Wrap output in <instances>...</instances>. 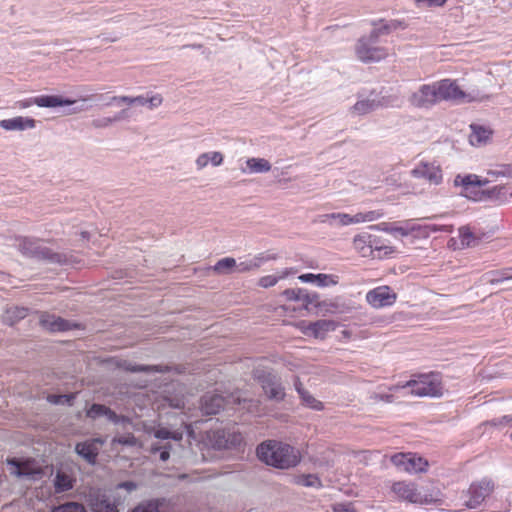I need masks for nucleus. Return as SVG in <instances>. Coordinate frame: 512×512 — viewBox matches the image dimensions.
Here are the masks:
<instances>
[{"label": "nucleus", "mask_w": 512, "mask_h": 512, "mask_svg": "<svg viewBox=\"0 0 512 512\" xmlns=\"http://www.w3.org/2000/svg\"><path fill=\"white\" fill-rule=\"evenodd\" d=\"M471 129L472 133L469 136V141L472 145L485 144L492 136V130L487 127L473 124Z\"/></svg>", "instance_id": "c85d7f7f"}, {"label": "nucleus", "mask_w": 512, "mask_h": 512, "mask_svg": "<svg viewBox=\"0 0 512 512\" xmlns=\"http://www.w3.org/2000/svg\"><path fill=\"white\" fill-rule=\"evenodd\" d=\"M172 406H173V407H176V408H180V407H181L179 403H177V404H172Z\"/></svg>", "instance_id": "774afa93"}, {"label": "nucleus", "mask_w": 512, "mask_h": 512, "mask_svg": "<svg viewBox=\"0 0 512 512\" xmlns=\"http://www.w3.org/2000/svg\"><path fill=\"white\" fill-rule=\"evenodd\" d=\"M169 450H170V446H166V445L163 446V447L156 446V445L151 447V453L152 454H156L157 452H160L159 457H160L161 461H167L169 459V457H170V451Z\"/></svg>", "instance_id": "3c124183"}, {"label": "nucleus", "mask_w": 512, "mask_h": 512, "mask_svg": "<svg viewBox=\"0 0 512 512\" xmlns=\"http://www.w3.org/2000/svg\"><path fill=\"white\" fill-rule=\"evenodd\" d=\"M338 282L339 278L336 275L317 274L316 284L318 286H331L338 284Z\"/></svg>", "instance_id": "37998d69"}, {"label": "nucleus", "mask_w": 512, "mask_h": 512, "mask_svg": "<svg viewBox=\"0 0 512 512\" xmlns=\"http://www.w3.org/2000/svg\"><path fill=\"white\" fill-rule=\"evenodd\" d=\"M113 443H118L121 445L135 446L137 444V439L133 434L128 433L126 435L115 437L113 439Z\"/></svg>", "instance_id": "09e8293b"}, {"label": "nucleus", "mask_w": 512, "mask_h": 512, "mask_svg": "<svg viewBox=\"0 0 512 512\" xmlns=\"http://www.w3.org/2000/svg\"><path fill=\"white\" fill-rule=\"evenodd\" d=\"M460 247L466 248L476 244L477 238L471 229L467 226L460 227L458 230Z\"/></svg>", "instance_id": "f704fd0d"}, {"label": "nucleus", "mask_w": 512, "mask_h": 512, "mask_svg": "<svg viewBox=\"0 0 512 512\" xmlns=\"http://www.w3.org/2000/svg\"><path fill=\"white\" fill-rule=\"evenodd\" d=\"M51 512H87V510L81 503L66 502L54 507Z\"/></svg>", "instance_id": "58836bf2"}, {"label": "nucleus", "mask_w": 512, "mask_h": 512, "mask_svg": "<svg viewBox=\"0 0 512 512\" xmlns=\"http://www.w3.org/2000/svg\"><path fill=\"white\" fill-rule=\"evenodd\" d=\"M86 501L92 512H119L118 506L121 504L119 497L100 489H91Z\"/></svg>", "instance_id": "39448f33"}, {"label": "nucleus", "mask_w": 512, "mask_h": 512, "mask_svg": "<svg viewBox=\"0 0 512 512\" xmlns=\"http://www.w3.org/2000/svg\"><path fill=\"white\" fill-rule=\"evenodd\" d=\"M294 385H295V389L299 393L304 405H306L307 407H309L311 409L317 410V411L323 410V408H324L323 403L321 401L317 400L315 397H313L308 391H306L303 388L302 383L299 378H296Z\"/></svg>", "instance_id": "a878e982"}, {"label": "nucleus", "mask_w": 512, "mask_h": 512, "mask_svg": "<svg viewBox=\"0 0 512 512\" xmlns=\"http://www.w3.org/2000/svg\"><path fill=\"white\" fill-rule=\"evenodd\" d=\"M371 228L372 229L381 230L383 232H386V233L390 234V230L392 228V223L383 222V223H380V224H377V225H373V226H371Z\"/></svg>", "instance_id": "e2e57ef3"}, {"label": "nucleus", "mask_w": 512, "mask_h": 512, "mask_svg": "<svg viewBox=\"0 0 512 512\" xmlns=\"http://www.w3.org/2000/svg\"><path fill=\"white\" fill-rule=\"evenodd\" d=\"M409 102L417 108H428L440 102L435 82L422 85L409 97Z\"/></svg>", "instance_id": "6e6552de"}, {"label": "nucleus", "mask_w": 512, "mask_h": 512, "mask_svg": "<svg viewBox=\"0 0 512 512\" xmlns=\"http://www.w3.org/2000/svg\"><path fill=\"white\" fill-rule=\"evenodd\" d=\"M206 440L215 449H228L240 445L243 438L237 431L217 429L208 431Z\"/></svg>", "instance_id": "423d86ee"}, {"label": "nucleus", "mask_w": 512, "mask_h": 512, "mask_svg": "<svg viewBox=\"0 0 512 512\" xmlns=\"http://www.w3.org/2000/svg\"><path fill=\"white\" fill-rule=\"evenodd\" d=\"M105 416L114 423H119L120 421H128L126 417L117 415L110 408H107Z\"/></svg>", "instance_id": "5fc2aeb1"}, {"label": "nucleus", "mask_w": 512, "mask_h": 512, "mask_svg": "<svg viewBox=\"0 0 512 512\" xmlns=\"http://www.w3.org/2000/svg\"><path fill=\"white\" fill-rule=\"evenodd\" d=\"M236 261L234 258L226 257L220 259L214 266V270L218 273H226L233 267H236Z\"/></svg>", "instance_id": "79ce46f5"}, {"label": "nucleus", "mask_w": 512, "mask_h": 512, "mask_svg": "<svg viewBox=\"0 0 512 512\" xmlns=\"http://www.w3.org/2000/svg\"><path fill=\"white\" fill-rule=\"evenodd\" d=\"M40 325L51 332L67 331L76 325H72L70 322L64 320L61 317H56L50 314H42L40 317Z\"/></svg>", "instance_id": "aec40b11"}, {"label": "nucleus", "mask_w": 512, "mask_h": 512, "mask_svg": "<svg viewBox=\"0 0 512 512\" xmlns=\"http://www.w3.org/2000/svg\"><path fill=\"white\" fill-rule=\"evenodd\" d=\"M356 53L358 58L363 62L380 61L384 59L388 52L382 47H374L365 40H360L357 47Z\"/></svg>", "instance_id": "4468645a"}, {"label": "nucleus", "mask_w": 512, "mask_h": 512, "mask_svg": "<svg viewBox=\"0 0 512 512\" xmlns=\"http://www.w3.org/2000/svg\"><path fill=\"white\" fill-rule=\"evenodd\" d=\"M448 0H415L417 3H422L428 7H442Z\"/></svg>", "instance_id": "6e6d98bb"}, {"label": "nucleus", "mask_w": 512, "mask_h": 512, "mask_svg": "<svg viewBox=\"0 0 512 512\" xmlns=\"http://www.w3.org/2000/svg\"><path fill=\"white\" fill-rule=\"evenodd\" d=\"M296 270L293 268H286L279 271L276 275H266L258 280V285L262 288H270L275 286L280 280L287 278L290 275L296 274Z\"/></svg>", "instance_id": "bb28decb"}, {"label": "nucleus", "mask_w": 512, "mask_h": 512, "mask_svg": "<svg viewBox=\"0 0 512 512\" xmlns=\"http://www.w3.org/2000/svg\"><path fill=\"white\" fill-rule=\"evenodd\" d=\"M99 438L86 440L76 444L75 451L83 457L89 464H94L97 460L99 449L103 445Z\"/></svg>", "instance_id": "dca6fc26"}, {"label": "nucleus", "mask_w": 512, "mask_h": 512, "mask_svg": "<svg viewBox=\"0 0 512 512\" xmlns=\"http://www.w3.org/2000/svg\"><path fill=\"white\" fill-rule=\"evenodd\" d=\"M74 100L63 99L56 95H41L36 97L35 105L39 107H58L73 104Z\"/></svg>", "instance_id": "cd10ccee"}, {"label": "nucleus", "mask_w": 512, "mask_h": 512, "mask_svg": "<svg viewBox=\"0 0 512 512\" xmlns=\"http://www.w3.org/2000/svg\"><path fill=\"white\" fill-rule=\"evenodd\" d=\"M117 488L126 489L127 491H133L137 488V485L132 481H126L118 484Z\"/></svg>", "instance_id": "0e129e2a"}, {"label": "nucleus", "mask_w": 512, "mask_h": 512, "mask_svg": "<svg viewBox=\"0 0 512 512\" xmlns=\"http://www.w3.org/2000/svg\"><path fill=\"white\" fill-rule=\"evenodd\" d=\"M209 161H211L214 166H219L223 162V155L220 152L209 153Z\"/></svg>", "instance_id": "13d9d810"}, {"label": "nucleus", "mask_w": 512, "mask_h": 512, "mask_svg": "<svg viewBox=\"0 0 512 512\" xmlns=\"http://www.w3.org/2000/svg\"><path fill=\"white\" fill-rule=\"evenodd\" d=\"M264 261H265V258L263 256L259 255L252 260L239 263L236 266V269L238 272H241V273L248 272V271L260 268Z\"/></svg>", "instance_id": "4c0bfd02"}, {"label": "nucleus", "mask_w": 512, "mask_h": 512, "mask_svg": "<svg viewBox=\"0 0 512 512\" xmlns=\"http://www.w3.org/2000/svg\"><path fill=\"white\" fill-rule=\"evenodd\" d=\"M333 512H356L351 503H337L332 507Z\"/></svg>", "instance_id": "864d4df0"}, {"label": "nucleus", "mask_w": 512, "mask_h": 512, "mask_svg": "<svg viewBox=\"0 0 512 512\" xmlns=\"http://www.w3.org/2000/svg\"><path fill=\"white\" fill-rule=\"evenodd\" d=\"M134 99H137L136 103H139L141 105L147 104V98H145L143 96H137V97H134Z\"/></svg>", "instance_id": "338daca9"}, {"label": "nucleus", "mask_w": 512, "mask_h": 512, "mask_svg": "<svg viewBox=\"0 0 512 512\" xmlns=\"http://www.w3.org/2000/svg\"><path fill=\"white\" fill-rule=\"evenodd\" d=\"M395 498L418 505H428L440 500L441 492L438 488H419L411 481H397L391 486Z\"/></svg>", "instance_id": "f03ea898"}, {"label": "nucleus", "mask_w": 512, "mask_h": 512, "mask_svg": "<svg viewBox=\"0 0 512 512\" xmlns=\"http://www.w3.org/2000/svg\"><path fill=\"white\" fill-rule=\"evenodd\" d=\"M126 370L131 372H162V369H159L158 366H143V365H133L126 367Z\"/></svg>", "instance_id": "603ef678"}, {"label": "nucleus", "mask_w": 512, "mask_h": 512, "mask_svg": "<svg viewBox=\"0 0 512 512\" xmlns=\"http://www.w3.org/2000/svg\"><path fill=\"white\" fill-rule=\"evenodd\" d=\"M20 248L26 255L50 260L58 258L56 254H50L46 248H42L39 241H32L25 238L20 243Z\"/></svg>", "instance_id": "6ab92c4d"}, {"label": "nucleus", "mask_w": 512, "mask_h": 512, "mask_svg": "<svg viewBox=\"0 0 512 512\" xmlns=\"http://www.w3.org/2000/svg\"><path fill=\"white\" fill-rule=\"evenodd\" d=\"M76 483V477L71 472L58 470L55 474L53 485L56 493H63L71 490Z\"/></svg>", "instance_id": "4be33fe9"}, {"label": "nucleus", "mask_w": 512, "mask_h": 512, "mask_svg": "<svg viewBox=\"0 0 512 512\" xmlns=\"http://www.w3.org/2000/svg\"><path fill=\"white\" fill-rule=\"evenodd\" d=\"M154 436L158 439H173L181 441L183 434L180 431H170L167 428H159L154 432Z\"/></svg>", "instance_id": "a19ab883"}, {"label": "nucleus", "mask_w": 512, "mask_h": 512, "mask_svg": "<svg viewBox=\"0 0 512 512\" xmlns=\"http://www.w3.org/2000/svg\"><path fill=\"white\" fill-rule=\"evenodd\" d=\"M137 99H134V97H128V96H114L111 98V102H125L127 104H134L136 103Z\"/></svg>", "instance_id": "680f3d73"}, {"label": "nucleus", "mask_w": 512, "mask_h": 512, "mask_svg": "<svg viewBox=\"0 0 512 512\" xmlns=\"http://www.w3.org/2000/svg\"><path fill=\"white\" fill-rule=\"evenodd\" d=\"M246 164L249 171L254 173L268 172L271 169L269 161L263 158H249Z\"/></svg>", "instance_id": "72a5a7b5"}, {"label": "nucleus", "mask_w": 512, "mask_h": 512, "mask_svg": "<svg viewBox=\"0 0 512 512\" xmlns=\"http://www.w3.org/2000/svg\"><path fill=\"white\" fill-rule=\"evenodd\" d=\"M493 488L494 484L490 480H482L471 484L468 490L470 494L469 506L476 507L479 505L492 493Z\"/></svg>", "instance_id": "2eb2a0df"}, {"label": "nucleus", "mask_w": 512, "mask_h": 512, "mask_svg": "<svg viewBox=\"0 0 512 512\" xmlns=\"http://www.w3.org/2000/svg\"><path fill=\"white\" fill-rule=\"evenodd\" d=\"M297 328L306 336H312L316 339H324L327 334L334 331L337 324L333 320H317L315 322L300 321Z\"/></svg>", "instance_id": "1a4fd4ad"}, {"label": "nucleus", "mask_w": 512, "mask_h": 512, "mask_svg": "<svg viewBox=\"0 0 512 512\" xmlns=\"http://www.w3.org/2000/svg\"><path fill=\"white\" fill-rule=\"evenodd\" d=\"M438 98L441 101H452L456 103H471L478 98L471 93L465 92L457 83V80L445 78L435 81Z\"/></svg>", "instance_id": "20e7f679"}, {"label": "nucleus", "mask_w": 512, "mask_h": 512, "mask_svg": "<svg viewBox=\"0 0 512 512\" xmlns=\"http://www.w3.org/2000/svg\"><path fill=\"white\" fill-rule=\"evenodd\" d=\"M402 26V23L398 20H391L389 22L383 23L381 21V26L375 29V31L372 33L371 37H377L379 34L383 33H389L393 30H396Z\"/></svg>", "instance_id": "ea45409f"}, {"label": "nucleus", "mask_w": 512, "mask_h": 512, "mask_svg": "<svg viewBox=\"0 0 512 512\" xmlns=\"http://www.w3.org/2000/svg\"><path fill=\"white\" fill-rule=\"evenodd\" d=\"M293 483L303 487H315L321 488L322 482L320 478L315 474H301L296 475L293 478Z\"/></svg>", "instance_id": "473e14b6"}, {"label": "nucleus", "mask_w": 512, "mask_h": 512, "mask_svg": "<svg viewBox=\"0 0 512 512\" xmlns=\"http://www.w3.org/2000/svg\"><path fill=\"white\" fill-rule=\"evenodd\" d=\"M372 235L369 233L357 234L353 238V247L362 257H371Z\"/></svg>", "instance_id": "b1692460"}, {"label": "nucleus", "mask_w": 512, "mask_h": 512, "mask_svg": "<svg viewBox=\"0 0 512 512\" xmlns=\"http://www.w3.org/2000/svg\"><path fill=\"white\" fill-rule=\"evenodd\" d=\"M76 394H65V395H49L48 401L53 404H68L71 405L75 399Z\"/></svg>", "instance_id": "c03bdc74"}, {"label": "nucleus", "mask_w": 512, "mask_h": 512, "mask_svg": "<svg viewBox=\"0 0 512 512\" xmlns=\"http://www.w3.org/2000/svg\"><path fill=\"white\" fill-rule=\"evenodd\" d=\"M391 462L408 473L424 472L428 467L427 460L413 453H396L391 457Z\"/></svg>", "instance_id": "0eeeda50"}, {"label": "nucleus", "mask_w": 512, "mask_h": 512, "mask_svg": "<svg viewBox=\"0 0 512 512\" xmlns=\"http://www.w3.org/2000/svg\"><path fill=\"white\" fill-rule=\"evenodd\" d=\"M256 378L262 385V388L265 394L274 400H282L285 396V392L280 383L276 380L275 376H272L270 373H256Z\"/></svg>", "instance_id": "f8f14e48"}, {"label": "nucleus", "mask_w": 512, "mask_h": 512, "mask_svg": "<svg viewBox=\"0 0 512 512\" xmlns=\"http://www.w3.org/2000/svg\"><path fill=\"white\" fill-rule=\"evenodd\" d=\"M124 118V111L119 113L117 116H115L114 118H103V119H96V120H93L92 122V125L96 128H102V127H106L108 126L109 124H111L112 122L114 121H118L120 119Z\"/></svg>", "instance_id": "de8ad7c7"}, {"label": "nucleus", "mask_w": 512, "mask_h": 512, "mask_svg": "<svg viewBox=\"0 0 512 512\" xmlns=\"http://www.w3.org/2000/svg\"><path fill=\"white\" fill-rule=\"evenodd\" d=\"M7 319L13 320V319H23L27 316V309L23 307H15L8 309L6 311Z\"/></svg>", "instance_id": "49530a36"}, {"label": "nucleus", "mask_w": 512, "mask_h": 512, "mask_svg": "<svg viewBox=\"0 0 512 512\" xmlns=\"http://www.w3.org/2000/svg\"><path fill=\"white\" fill-rule=\"evenodd\" d=\"M107 408L102 404H93L86 412L87 417L95 419L100 416H105Z\"/></svg>", "instance_id": "a18cd8bd"}, {"label": "nucleus", "mask_w": 512, "mask_h": 512, "mask_svg": "<svg viewBox=\"0 0 512 512\" xmlns=\"http://www.w3.org/2000/svg\"><path fill=\"white\" fill-rule=\"evenodd\" d=\"M36 97L19 100L15 103V107L19 109H26L35 104Z\"/></svg>", "instance_id": "4d7b16f0"}, {"label": "nucleus", "mask_w": 512, "mask_h": 512, "mask_svg": "<svg viewBox=\"0 0 512 512\" xmlns=\"http://www.w3.org/2000/svg\"><path fill=\"white\" fill-rule=\"evenodd\" d=\"M384 215L380 210H372L368 212H360L355 215H349L347 213H332L329 215L332 219H337L341 225H351L364 222H372L378 220Z\"/></svg>", "instance_id": "9b49d317"}, {"label": "nucleus", "mask_w": 512, "mask_h": 512, "mask_svg": "<svg viewBox=\"0 0 512 512\" xmlns=\"http://www.w3.org/2000/svg\"><path fill=\"white\" fill-rule=\"evenodd\" d=\"M7 463L11 465V473L16 476H35L42 474L41 466L34 459L18 460L8 459Z\"/></svg>", "instance_id": "ddd939ff"}, {"label": "nucleus", "mask_w": 512, "mask_h": 512, "mask_svg": "<svg viewBox=\"0 0 512 512\" xmlns=\"http://www.w3.org/2000/svg\"><path fill=\"white\" fill-rule=\"evenodd\" d=\"M412 227L414 228V233L412 235L428 237L431 233H435L438 231L451 232V226H437L435 224H425L420 225L412 222Z\"/></svg>", "instance_id": "c756f323"}, {"label": "nucleus", "mask_w": 512, "mask_h": 512, "mask_svg": "<svg viewBox=\"0 0 512 512\" xmlns=\"http://www.w3.org/2000/svg\"><path fill=\"white\" fill-rule=\"evenodd\" d=\"M487 182V180H480L479 177L474 174L465 176L457 175L454 179V184L456 186H462V194L473 200L478 199L476 195H472L473 190L484 186Z\"/></svg>", "instance_id": "f3484780"}, {"label": "nucleus", "mask_w": 512, "mask_h": 512, "mask_svg": "<svg viewBox=\"0 0 512 512\" xmlns=\"http://www.w3.org/2000/svg\"><path fill=\"white\" fill-rule=\"evenodd\" d=\"M414 173L420 174L421 176L435 184L440 183L442 180L441 170L433 166H429L427 164L415 169Z\"/></svg>", "instance_id": "2f4dec72"}, {"label": "nucleus", "mask_w": 512, "mask_h": 512, "mask_svg": "<svg viewBox=\"0 0 512 512\" xmlns=\"http://www.w3.org/2000/svg\"><path fill=\"white\" fill-rule=\"evenodd\" d=\"M316 279H317V274H312V273H307V274H302L299 276V280H301L302 282H315L316 283Z\"/></svg>", "instance_id": "69168bd1"}, {"label": "nucleus", "mask_w": 512, "mask_h": 512, "mask_svg": "<svg viewBox=\"0 0 512 512\" xmlns=\"http://www.w3.org/2000/svg\"><path fill=\"white\" fill-rule=\"evenodd\" d=\"M257 455L267 465L279 469L295 467L301 461V454L298 449L275 440H269L260 444L257 447Z\"/></svg>", "instance_id": "f257e3e1"}, {"label": "nucleus", "mask_w": 512, "mask_h": 512, "mask_svg": "<svg viewBox=\"0 0 512 512\" xmlns=\"http://www.w3.org/2000/svg\"><path fill=\"white\" fill-rule=\"evenodd\" d=\"M36 126L33 118L17 116L0 121V127L7 131L32 129Z\"/></svg>", "instance_id": "412c9836"}, {"label": "nucleus", "mask_w": 512, "mask_h": 512, "mask_svg": "<svg viewBox=\"0 0 512 512\" xmlns=\"http://www.w3.org/2000/svg\"><path fill=\"white\" fill-rule=\"evenodd\" d=\"M397 295L389 286H379L366 294L367 302L374 308L391 306L395 303Z\"/></svg>", "instance_id": "9d476101"}, {"label": "nucleus", "mask_w": 512, "mask_h": 512, "mask_svg": "<svg viewBox=\"0 0 512 512\" xmlns=\"http://www.w3.org/2000/svg\"><path fill=\"white\" fill-rule=\"evenodd\" d=\"M209 163V153H203L198 156L196 165L199 169L206 167Z\"/></svg>", "instance_id": "052dcab7"}, {"label": "nucleus", "mask_w": 512, "mask_h": 512, "mask_svg": "<svg viewBox=\"0 0 512 512\" xmlns=\"http://www.w3.org/2000/svg\"><path fill=\"white\" fill-rule=\"evenodd\" d=\"M226 403L227 400L222 395L207 393L201 399V410L204 414L214 415L224 408Z\"/></svg>", "instance_id": "a211bd4d"}, {"label": "nucleus", "mask_w": 512, "mask_h": 512, "mask_svg": "<svg viewBox=\"0 0 512 512\" xmlns=\"http://www.w3.org/2000/svg\"><path fill=\"white\" fill-rule=\"evenodd\" d=\"M283 295L287 300L290 301H298L303 298V290L302 289H286L283 291Z\"/></svg>", "instance_id": "8fccbe9b"}, {"label": "nucleus", "mask_w": 512, "mask_h": 512, "mask_svg": "<svg viewBox=\"0 0 512 512\" xmlns=\"http://www.w3.org/2000/svg\"><path fill=\"white\" fill-rule=\"evenodd\" d=\"M409 389L407 394L418 397H440L443 394L442 379L439 373L414 375L403 386H395L390 390Z\"/></svg>", "instance_id": "7ed1b4c3"}, {"label": "nucleus", "mask_w": 512, "mask_h": 512, "mask_svg": "<svg viewBox=\"0 0 512 512\" xmlns=\"http://www.w3.org/2000/svg\"><path fill=\"white\" fill-rule=\"evenodd\" d=\"M371 257L384 258L393 255L396 252V248L386 243V240L381 237L372 235L371 242Z\"/></svg>", "instance_id": "5701e85b"}, {"label": "nucleus", "mask_w": 512, "mask_h": 512, "mask_svg": "<svg viewBox=\"0 0 512 512\" xmlns=\"http://www.w3.org/2000/svg\"><path fill=\"white\" fill-rule=\"evenodd\" d=\"M414 233V228L412 227V221H406L404 223H392V228L390 230L391 235H400L402 237H406L412 235Z\"/></svg>", "instance_id": "e433bc0d"}, {"label": "nucleus", "mask_w": 512, "mask_h": 512, "mask_svg": "<svg viewBox=\"0 0 512 512\" xmlns=\"http://www.w3.org/2000/svg\"><path fill=\"white\" fill-rule=\"evenodd\" d=\"M170 503L165 499H158L141 503L131 512H171Z\"/></svg>", "instance_id": "393cba45"}, {"label": "nucleus", "mask_w": 512, "mask_h": 512, "mask_svg": "<svg viewBox=\"0 0 512 512\" xmlns=\"http://www.w3.org/2000/svg\"><path fill=\"white\" fill-rule=\"evenodd\" d=\"M163 98L160 94H156L151 96L150 98H147V103L151 108L158 107L162 104Z\"/></svg>", "instance_id": "bf43d9fd"}, {"label": "nucleus", "mask_w": 512, "mask_h": 512, "mask_svg": "<svg viewBox=\"0 0 512 512\" xmlns=\"http://www.w3.org/2000/svg\"><path fill=\"white\" fill-rule=\"evenodd\" d=\"M378 107V103L374 100H360L352 107V111L358 115H365Z\"/></svg>", "instance_id": "c9c22d12"}, {"label": "nucleus", "mask_w": 512, "mask_h": 512, "mask_svg": "<svg viewBox=\"0 0 512 512\" xmlns=\"http://www.w3.org/2000/svg\"><path fill=\"white\" fill-rule=\"evenodd\" d=\"M487 283L494 285L506 280H512V267L489 271L485 274Z\"/></svg>", "instance_id": "7c9ffc66"}]
</instances>
